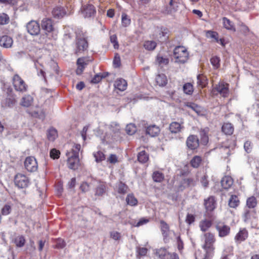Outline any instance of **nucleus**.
<instances>
[{"label":"nucleus","instance_id":"3c124183","mask_svg":"<svg viewBox=\"0 0 259 259\" xmlns=\"http://www.w3.org/2000/svg\"><path fill=\"white\" fill-rule=\"evenodd\" d=\"M122 25L123 27H127L131 24V19L127 15L124 13L122 14L121 18Z\"/></svg>","mask_w":259,"mask_h":259},{"label":"nucleus","instance_id":"1a4fd4ad","mask_svg":"<svg viewBox=\"0 0 259 259\" xmlns=\"http://www.w3.org/2000/svg\"><path fill=\"white\" fill-rule=\"evenodd\" d=\"M81 11V14L84 18L91 17L96 13V10L94 6L91 4L83 6Z\"/></svg>","mask_w":259,"mask_h":259},{"label":"nucleus","instance_id":"9b49d317","mask_svg":"<svg viewBox=\"0 0 259 259\" xmlns=\"http://www.w3.org/2000/svg\"><path fill=\"white\" fill-rule=\"evenodd\" d=\"M67 163L70 169L75 170L79 165V159L78 156L70 155L68 158Z\"/></svg>","mask_w":259,"mask_h":259},{"label":"nucleus","instance_id":"13d9d810","mask_svg":"<svg viewBox=\"0 0 259 259\" xmlns=\"http://www.w3.org/2000/svg\"><path fill=\"white\" fill-rule=\"evenodd\" d=\"M80 144H75L72 149L71 155L78 156L79 157V152L80 150Z\"/></svg>","mask_w":259,"mask_h":259},{"label":"nucleus","instance_id":"603ef678","mask_svg":"<svg viewBox=\"0 0 259 259\" xmlns=\"http://www.w3.org/2000/svg\"><path fill=\"white\" fill-rule=\"evenodd\" d=\"M156 46V44L153 41H147L144 44V47L148 50H153Z\"/></svg>","mask_w":259,"mask_h":259},{"label":"nucleus","instance_id":"bb28decb","mask_svg":"<svg viewBox=\"0 0 259 259\" xmlns=\"http://www.w3.org/2000/svg\"><path fill=\"white\" fill-rule=\"evenodd\" d=\"M233 183V181L231 177L225 176L223 177L221 180V185L222 187L225 189H228L231 187Z\"/></svg>","mask_w":259,"mask_h":259},{"label":"nucleus","instance_id":"f03ea898","mask_svg":"<svg viewBox=\"0 0 259 259\" xmlns=\"http://www.w3.org/2000/svg\"><path fill=\"white\" fill-rule=\"evenodd\" d=\"M174 56L176 59L175 62L184 64L188 59L189 53L184 47L177 46L174 50Z\"/></svg>","mask_w":259,"mask_h":259},{"label":"nucleus","instance_id":"0eeeda50","mask_svg":"<svg viewBox=\"0 0 259 259\" xmlns=\"http://www.w3.org/2000/svg\"><path fill=\"white\" fill-rule=\"evenodd\" d=\"M196 184V180L192 178H184L180 182L178 186L179 191H182L184 189L190 187H194Z\"/></svg>","mask_w":259,"mask_h":259},{"label":"nucleus","instance_id":"6ab92c4d","mask_svg":"<svg viewBox=\"0 0 259 259\" xmlns=\"http://www.w3.org/2000/svg\"><path fill=\"white\" fill-rule=\"evenodd\" d=\"M52 15L55 18L60 19L65 15V11L63 7H56L52 11Z\"/></svg>","mask_w":259,"mask_h":259},{"label":"nucleus","instance_id":"8fccbe9b","mask_svg":"<svg viewBox=\"0 0 259 259\" xmlns=\"http://www.w3.org/2000/svg\"><path fill=\"white\" fill-rule=\"evenodd\" d=\"M9 21L10 18L7 14L5 13H2L0 14V24H7L9 22Z\"/></svg>","mask_w":259,"mask_h":259},{"label":"nucleus","instance_id":"052dcab7","mask_svg":"<svg viewBox=\"0 0 259 259\" xmlns=\"http://www.w3.org/2000/svg\"><path fill=\"white\" fill-rule=\"evenodd\" d=\"M105 77L106 75H101L100 74H97L92 79L91 82L93 83H98L101 80L102 78Z\"/></svg>","mask_w":259,"mask_h":259},{"label":"nucleus","instance_id":"4c0bfd02","mask_svg":"<svg viewBox=\"0 0 259 259\" xmlns=\"http://www.w3.org/2000/svg\"><path fill=\"white\" fill-rule=\"evenodd\" d=\"M202 161V158L199 156H195L190 161L191 165L194 168H197L199 166Z\"/></svg>","mask_w":259,"mask_h":259},{"label":"nucleus","instance_id":"58836bf2","mask_svg":"<svg viewBox=\"0 0 259 259\" xmlns=\"http://www.w3.org/2000/svg\"><path fill=\"white\" fill-rule=\"evenodd\" d=\"M184 92L187 95H191L193 92V87L191 83L187 82L184 84L183 87Z\"/></svg>","mask_w":259,"mask_h":259},{"label":"nucleus","instance_id":"c03bdc74","mask_svg":"<svg viewBox=\"0 0 259 259\" xmlns=\"http://www.w3.org/2000/svg\"><path fill=\"white\" fill-rule=\"evenodd\" d=\"M137 128L135 124L130 123L127 124L125 127V131L129 135H133L136 132Z\"/></svg>","mask_w":259,"mask_h":259},{"label":"nucleus","instance_id":"680f3d73","mask_svg":"<svg viewBox=\"0 0 259 259\" xmlns=\"http://www.w3.org/2000/svg\"><path fill=\"white\" fill-rule=\"evenodd\" d=\"M11 207L8 204H5L2 209V213L3 215H8L11 212Z\"/></svg>","mask_w":259,"mask_h":259},{"label":"nucleus","instance_id":"72a5a7b5","mask_svg":"<svg viewBox=\"0 0 259 259\" xmlns=\"http://www.w3.org/2000/svg\"><path fill=\"white\" fill-rule=\"evenodd\" d=\"M212 225V222L206 219L202 220L199 223V227L203 232L206 231Z\"/></svg>","mask_w":259,"mask_h":259},{"label":"nucleus","instance_id":"dca6fc26","mask_svg":"<svg viewBox=\"0 0 259 259\" xmlns=\"http://www.w3.org/2000/svg\"><path fill=\"white\" fill-rule=\"evenodd\" d=\"M183 122L179 123L178 122H172L169 126V130L171 133L177 134L181 132L184 128Z\"/></svg>","mask_w":259,"mask_h":259},{"label":"nucleus","instance_id":"49530a36","mask_svg":"<svg viewBox=\"0 0 259 259\" xmlns=\"http://www.w3.org/2000/svg\"><path fill=\"white\" fill-rule=\"evenodd\" d=\"M200 135L201 136V143L205 145L208 142V137L207 135V134L204 130H201L200 131Z\"/></svg>","mask_w":259,"mask_h":259},{"label":"nucleus","instance_id":"423d86ee","mask_svg":"<svg viewBox=\"0 0 259 259\" xmlns=\"http://www.w3.org/2000/svg\"><path fill=\"white\" fill-rule=\"evenodd\" d=\"M26 27L27 32L31 35H37L40 31L39 24L34 20L29 22L26 24Z\"/></svg>","mask_w":259,"mask_h":259},{"label":"nucleus","instance_id":"0e129e2a","mask_svg":"<svg viewBox=\"0 0 259 259\" xmlns=\"http://www.w3.org/2000/svg\"><path fill=\"white\" fill-rule=\"evenodd\" d=\"M107 161L110 163L114 164L118 161L117 157L115 154H111L107 158Z\"/></svg>","mask_w":259,"mask_h":259},{"label":"nucleus","instance_id":"7ed1b4c3","mask_svg":"<svg viewBox=\"0 0 259 259\" xmlns=\"http://www.w3.org/2000/svg\"><path fill=\"white\" fill-rule=\"evenodd\" d=\"M13 84L15 90L17 92L24 93L27 91V85L18 74L14 75Z\"/></svg>","mask_w":259,"mask_h":259},{"label":"nucleus","instance_id":"ea45409f","mask_svg":"<svg viewBox=\"0 0 259 259\" xmlns=\"http://www.w3.org/2000/svg\"><path fill=\"white\" fill-rule=\"evenodd\" d=\"M105 191H106L105 185L104 184H100L96 188L95 194H96V195L102 196L105 194Z\"/></svg>","mask_w":259,"mask_h":259},{"label":"nucleus","instance_id":"6e6552de","mask_svg":"<svg viewBox=\"0 0 259 259\" xmlns=\"http://www.w3.org/2000/svg\"><path fill=\"white\" fill-rule=\"evenodd\" d=\"M25 168L30 172H34L37 170L38 164L36 159L32 156L27 157L24 162Z\"/></svg>","mask_w":259,"mask_h":259},{"label":"nucleus","instance_id":"a211bd4d","mask_svg":"<svg viewBox=\"0 0 259 259\" xmlns=\"http://www.w3.org/2000/svg\"><path fill=\"white\" fill-rule=\"evenodd\" d=\"M216 229L219 232V236L221 237L228 235L230 232V228L227 225H217Z\"/></svg>","mask_w":259,"mask_h":259},{"label":"nucleus","instance_id":"bf43d9fd","mask_svg":"<svg viewBox=\"0 0 259 259\" xmlns=\"http://www.w3.org/2000/svg\"><path fill=\"white\" fill-rule=\"evenodd\" d=\"M50 157L53 159H58L60 157V152L56 149H53L50 151Z\"/></svg>","mask_w":259,"mask_h":259},{"label":"nucleus","instance_id":"a18cd8bd","mask_svg":"<svg viewBox=\"0 0 259 259\" xmlns=\"http://www.w3.org/2000/svg\"><path fill=\"white\" fill-rule=\"evenodd\" d=\"M94 156L97 162H101L106 158L105 154L101 151H98L96 153H94Z\"/></svg>","mask_w":259,"mask_h":259},{"label":"nucleus","instance_id":"7c9ffc66","mask_svg":"<svg viewBox=\"0 0 259 259\" xmlns=\"http://www.w3.org/2000/svg\"><path fill=\"white\" fill-rule=\"evenodd\" d=\"M222 132L227 135H231L234 131V127L230 123H225L222 127Z\"/></svg>","mask_w":259,"mask_h":259},{"label":"nucleus","instance_id":"412c9836","mask_svg":"<svg viewBox=\"0 0 259 259\" xmlns=\"http://www.w3.org/2000/svg\"><path fill=\"white\" fill-rule=\"evenodd\" d=\"M41 27L46 31L51 32L53 30L52 20L48 18L44 19L41 22Z\"/></svg>","mask_w":259,"mask_h":259},{"label":"nucleus","instance_id":"4d7b16f0","mask_svg":"<svg viewBox=\"0 0 259 259\" xmlns=\"http://www.w3.org/2000/svg\"><path fill=\"white\" fill-rule=\"evenodd\" d=\"M66 245V243L64 240L61 238H58L56 240V248L58 249L63 248Z\"/></svg>","mask_w":259,"mask_h":259},{"label":"nucleus","instance_id":"f3484780","mask_svg":"<svg viewBox=\"0 0 259 259\" xmlns=\"http://www.w3.org/2000/svg\"><path fill=\"white\" fill-rule=\"evenodd\" d=\"M178 3L174 0H170L169 4L165 9L164 13L166 14H172L178 11Z\"/></svg>","mask_w":259,"mask_h":259},{"label":"nucleus","instance_id":"20e7f679","mask_svg":"<svg viewBox=\"0 0 259 259\" xmlns=\"http://www.w3.org/2000/svg\"><path fill=\"white\" fill-rule=\"evenodd\" d=\"M15 185L19 188H26L29 184V179L25 175L22 174H17L14 178Z\"/></svg>","mask_w":259,"mask_h":259},{"label":"nucleus","instance_id":"cd10ccee","mask_svg":"<svg viewBox=\"0 0 259 259\" xmlns=\"http://www.w3.org/2000/svg\"><path fill=\"white\" fill-rule=\"evenodd\" d=\"M156 82L160 87H164L167 83L166 76L164 74H158L155 78Z\"/></svg>","mask_w":259,"mask_h":259},{"label":"nucleus","instance_id":"e2e57ef3","mask_svg":"<svg viewBox=\"0 0 259 259\" xmlns=\"http://www.w3.org/2000/svg\"><path fill=\"white\" fill-rule=\"evenodd\" d=\"M34 116L37 117L41 120H44L46 117L45 112L43 110L35 112L34 113Z\"/></svg>","mask_w":259,"mask_h":259},{"label":"nucleus","instance_id":"a19ab883","mask_svg":"<svg viewBox=\"0 0 259 259\" xmlns=\"http://www.w3.org/2000/svg\"><path fill=\"white\" fill-rule=\"evenodd\" d=\"M14 242L17 247H21L23 246L25 243L24 237L22 235L17 237L15 239Z\"/></svg>","mask_w":259,"mask_h":259},{"label":"nucleus","instance_id":"9d476101","mask_svg":"<svg viewBox=\"0 0 259 259\" xmlns=\"http://www.w3.org/2000/svg\"><path fill=\"white\" fill-rule=\"evenodd\" d=\"M186 144L189 149L194 150L199 147V139L196 136L190 135L187 138Z\"/></svg>","mask_w":259,"mask_h":259},{"label":"nucleus","instance_id":"aec40b11","mask_svg":"<svg viewBox=\"0 0 259 259\" xmlns=\"http://www.w3.org/2000/svg\"><path fill=\"white\" fill-rule=\"evenodd\" d=\"M172 253L169 252L165 248H160L156 250V254L160 259H168Z\"/></svg>","mask_w":259,"mask_h":259},{"label":"nucleus","instance_id":"2f4dec72","mask_svg":"<svg viewBox=\"0 0 259 259\" xmlns=\"http://www.w3.org/2000/svg\"><path fill=\"white\" fill-rule=\"evenodd\" d=\"M33 100V98L31 96H25L22 98L20 104L23 107H28L32 104Z\"/></svg>","mask_w":259,"mask_h":259},{"label":"nucleus","instance_id":"393cba45","mask_svg":"<svg viewBox=\"0 0 259 259\" xmlns=\"http://www.w3.org/2000/svg\"><path fill=\"white\" fill-rule=\"evenodd\" d=\"M160 132L159 127L155 125H151L146 128V133L151 137L157 136Z\"/></svg>","mask_w":259,"mask_h":259},{"label":"nucleus","instance_id":"09e8293b","mask_svg":"<svg viewBox=\"0 0 259 259\" xmlns=\"http://www.w3.org/2000/svg\"><path fill=\"white\" fill-rule=\"evenodd\" d=\"M127 186L122 182H119L118 184V192L120 194H125L127 192Z\"/></svg>","mask_w":259,"mask_h":259},{"label":"nucleus","instance_id":"39448f33","mask_svg":"<svg viewBox=\"0 0 259 259\" xmlns=\"http://www.w3.org/2000/svg\"><path fill=\"white\" fill-rule=\"evenodd\" d=\"M88 48V42L84 37H77L75 53L77 55L82 53Z\"/></svg>","mask_w":259,"mask_h":259},{"label":"nucleus","instance_id":"a878e982","mask_svg":"<svg viewBox=\"0 0 259 259\" xmlns=\"http://www.w3.org/2000/svg\"><path fill=\"white\" fill-rule=\"evenodd\" d=\"M160 224L161 231L164 237V239H165L168 236L169 227L168 225L163 220H161L160 221Z\"/></svg>","mask_w":259,"mask_h":259},{"label":"nucleus","instance_id":"ddd939ff","mask_svg":"<svg viewBox=\"0 0 259 259\" xmlns=\"http://www.w3.org/2000/svg\"><path fill=\"white\" fill-rule=\"evenodd\" d=\"M204 206L207 211H212L215 208L216 202L214 196H209L204 200Z\"/></svg>","mask_w":259,"mask_h":259},{"label":"nucleus","instance_id":"de8ad7c7","mask_svg":"<svg viewBox=\"0 0 259 259\" xmlns=\"http://www.w3.org/2000/svg\"><path fill=\"white\" fill-rule=\"evenodd\" d=\"M186 106L191 109H192L193 110H194L195 112L197 113H199L201 112V109L199 106H198L197 104L191 103V102H188L186 104Z\"/></svg>","mask_w":259,"mask_h":259},{"label":"nucleus","instance_id":"2eb2a0df","mask_svg":"<svg viewBox=\"0 0 259 259\" xmlns=\"http://www.w3.org/2000/svg\"><path fill=\"white\" fill-rule=\"evenodd\" d=\"M77 68L76 70V73L77 75H80L82 74L85 66L88 64L85 58H79L76 62Z\"/></svg>","mask_w":259,"mask_h":259},{"label":"nucleus","instance_id":"c85d7f7f","mask_svg":"<svg viewBox=\"0 0 259 259\" xmlns=\"http://www.w3.org/2000/svg\"><path fill=\"white\" fill-rule=\"evenodd\" d=\"M47 137L49 141H54L58 137V132L53 127H50L47 131Z\"/></svg>","mask_w":259,"mask_h":259},{"label":"nucleus","instance_id":"f8f14e48","mask_svg":"<svg viewBox=\"0 0 259 259\" xmlns=\"http://www.w3.org/2000/svg\"><path fill=\"white\" fill-rule=\"evenodd\" d=\"M227 84L219 83L216 85L213 89V93L215 94V92L220 93L222 96L225 97L228 94V88Z\"/></svg>","mask_w":259,"mask_h":259},{"label":"nucleus","instance_id":"69168bd1","mask_svg":"<svg viewBox=\"0 0 259 259\" xmlns=\"http://www.w3.org/2000/svg\"><path fill=\"white\" fill-rule=\"evenodd\" d=\"M110 237L115 240H118L121 238L120 234L117 231H112L110 232Z\"/></svg>","mask_w":259,"mask_h":259},{"label":"nucleus","instance_id":"5fc2aeb1","mask_svg":"<svg viewBox=\"0 0 259 259\" xmlns=\"http://www.w3.org/2000/svg\"><path fill=\"white\" fill-rule=\"evenodd\" d=\"M156 61L159 65H167L169 63V59L167 58H163L162 57L157 56Z\"/></svg>","mask_w":259,"mask_h":259},{"label":"nucleus","instance_id":"b1692460","mask_svg":"<svg viewBox=\"0 0 259 259\" xmlns=\"http://www.w3.org/2000/svg\"><path fill=\"white\" fill-rule=\"evenodd\" d=\"M240 204V200L236 195H232L228 201L229 206L233 208H236Z\"/></svg>","mask_w":259,"mask_h":259},{"label":"nucleus","instance_id":"37998d69","mask_svg":"<svg viewBox=\"0 0 259 259\" xmlns=\"http://www.w3.org/2000/svg\"><path fill=\"white\" fill-rule=\"evenodd\" d=\"M223 24L224 27L228 30H234L235 28L233 25L232 22L226 17L223 18Z\"/></svg>","mask_w":259,"mask_h":259},{"label":"nucleus","instance_id":"f257e3e1","mask_svg":"<svg viewBox=\"0 0 259 259\" xmlns=\"http://www.w3.org/2000/svg\"><path fill=\"white\" fill-rule=\"evenodd\" d=\"M204 243L202 246L204 252L198 250L195 253L196 259H211L214 250V243L215 239L214 235L210 232L204 234Z\"/></svg>","mask_w":259,"mask_h":259},{"label":"nucleus","instance_id":"5701e85b","mask_svg":"<svg viewBox=\"0 0 259 259\" xmlns=\"http://www.w3.org/2000/svg\"><path fill=\"white\" fill-rule=\"evenodd\" d=\"M114 85L118 90L123 91L126 89L127 82L124 79L119 78L115 81Z\"/></svg>","mask_w":259,"mask_h":259},{"label":"nucleus","instance_id":"79ce46f5","mask_svg":"<svg viewBox=\"0 0 259 259\" xmlns=\"http://www.w3.org/2000/svg\"><path fill=\"white\" fill-rule=\"evenodd\" d=\"M126 201L128 205L134 206L137 205L138 201L137 199L131 194L127 195L126 198Z\"/></svg>","mask_w":259,"mask_h":259},{"label":"nucleus","instance_id":"774afa93","mask_svg":"<svg viewBox=\"0 0 259 259\" xmlns=\"http://www.w3.org/2000/svg\"><path fill=\"white\" fill-rule=\"evenodd\" d=\"M195 216L193 214L188 213L186 219V222L189 225L195 221Z\"/></svg>","mask_w":259,"mask_h":259},{"label":"nucleus","instance_id":"4be33fe9","mask_svg":"<svg viewBox=\"0 0 259 259\" xmlns=\"http://www.w3.org/2000/svg\"><path fill=\"white\" fill-rule=\"evenodd\" d=\"M16 103V100L15 98L11 96L4 99L2 102V105L5 108H12L15 105Z\"/></svg>","mask_w":259,"mask_h":259},{"label":"nucleus","instance_id":"f704fd0d","mask_svg":"<svg viewBox=\"0 0 259 259\" xmlns=\"http://www.w3.org/2000/svg\"><path fill=\"white\" fill-rule=\"evenodd\" d=\"M197 85L201 88H204L207 84L206 77L202 74H199L197 76Z\"/></svg>","mask_w":259,"mask_h":259},{"label":"nucleus","instance_id":"e433bc0d","mask_svg":"<svg viewBox=\"0 0 259 259\" xmlns=\"http://www.w3.org/2000/svg\"><path fill=\"white\" fill-rule=\"evenodd\" d=\"M257 205V200L254 196H251L247 199L246 206L248 208H254Z\"/></svg>","mask_w":259,"mask_h":259},{"label":"nucleus","instance_id":"864d4df0","mask_svg":"<svg viewBox=\"0 0 259 259\" xmlns=\"http://www.w3.org/2000/svg\"><path fill=\"white\" fill-rule=\"evenodd\" d=\"M220 59L219 57L214 56L210 59V62L215 68H218L220 67Z\"/></svg>","mask_w":259,"mask_h":259},{"label":"nucleus","instance_id":"6e6d98bb","mask_svg":"<svg viewBox=\"0 0 259 259\" xmlns=\"http://www.w3.org/2000/svg\"><path fill=\"white\" fill-rule=\"evenodd\" d=\"M218 34L217 32L212 31H207L206 32V37L208 38H211L214 39L217 42H219V38L218 37Z\"/></svg>","mask_w":259,"mask_h":259},{"label":"nucleus","instance_id":"c9c22d12","mask_svg":"<svg viewBox=\"0 0 259 259\" xmlns=\"http://www.w3.org/2000/svg\"><path fill=\"white\" fill-rule=\"evenodd\" d=\"M149 159L148 155L143 150L140 152L138 155V161L142 163H146Z\"/></svg>","mask_w":259,"mask_h":259},{"label":"nucleus","instance_id":"c756f323","mask_svg":"<svg viewBox=\"0 0 259 259\" xmlns=\"http://www.w3.org/2000/svg\"><path fill=\"white\" fill-rule=\"evenodd\" d=\"M248 236V232L247 230L243 229L240 230L236 235L235 239L236 241L241 242L244 241Z\"/></svg>","mask_w":259,"mask_h":259},{"label":"nucleus","instance_id":"473e14b6","mask_svg":"<svg viewBox=\"0 0 259 259\" xmlns=\"http://www.w3.org/2000/svg\"><path fill=\"white\" fill-rule=\"evenodd\" d=\"M152 179L155 182L161 183L164 179V175L159 171H155L152 174Z\"/></svg>","mask_w":259,"mask_h":259},{"label":"nucleus","instance_id":"338daca9","mask_svg":"<svg viewBox=\"0 0 259 259\" xmlns=\"http://www.w3.org/2000/svg\"><path fill=\"white\" fill-rule=\"evenodd\" d=\"M80 189L83 192H85L90 190V185L87 182H83L80 186Z\"/></svg>","mask_w":259,"mask_h":259},{"label":"nucleus","instance_id":"4468645a","mask_svg":"<svg viewBox=\"0 0 259 259\" xmlns=\"http://www.w3.org/2000/svg\"><path fill=\"white\" fill-rule=\"evenodd\" d=\"M13 43L12 38L8 35H5L0 37V46L3 48H11Z\"/></svg>","mask_w":259,"mask_h":259}]
</instances>
